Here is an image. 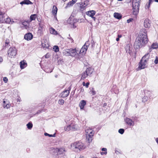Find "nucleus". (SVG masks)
I'll use <instances>...</instances> for the list:
<instances>
[{"mask_svg":"<svg viewBox=\"0 0 158 158\" xmlns=\"http://www.w3.org/2000/svg\"><path fill=\"white\" fill-rule=\"evenodd\" d=\"M145 35L141 34L136 39L134 44V48L138 49L144 46L148 41L147 32H144Z\"/></svg>","mask_w":158,"mask_h":158,"instance_id":"nucleus-1","label":"nucleus"},{"mask_svg":"<svg viewBox=\"0 0 158 158\" xmlns=\"http://www.w3.org/2000/svg\"><path fill=\"white\" fill-rule=\"evenodd\" d=\"M140 6L139 2L136 0H133L132 12L133 15L137 16L139 13V7Z\"/></svg>","mask_w":158,"mask_h":158,"instance_id":"nucleus-2","label":"nucleus"},{"mask_svg":"<svg viewBox=\"0 0 158 158\" xmlns=\"http://www.w3.org/2000/svg\"><path fill=\"white\" fill-rule=\"evenodd\" d=\"M94 71V69L91 67L87 68L85 71L81 74V79L84 80L88 76H91Z\"/></svg>","mask_w":158,"mask_h":158,"instance_id":"nucleus-3","label":"nucleus"},{"mask_svg":"<svg viewBox=\"0 0 158 158\" xmlns=\"http://www.w3.org/2000/svg\"><path fill=\"white\" fill-rule=\"evenodd\" d=\"M86 131L87 141L89 143H90L92 142L93 139L94 133L93 130L92 129H87Z\"/></svg>","mask_w":158,"mask_h":158,"instance_id":"nucleus-4","label":"nucleus"},{"mask_svg":"<svg viewBox=\"0 0 158 158\" xmlns=\"http://www.w3.org/2000/svg\"><path fill=\"white\" fill-rule=\"evenodd\" d=\"M17 53V50L15 47H10L8 49L7 54L8 57L10 58L15 57Z\"/></svg>","mask_w":158,"mask_h":158,"instance_id":"nucleus-5","label":"nucleus"},{"mask_svg":"<svg viewBox=\"0 0 158 158\" xmlns=\"http://www.w3.org/2000/svg\"><path fill=\"white\" fill-rule=\"evenodd\" d=\"M73 146L75 148L78 149L79 150L84 149L85 148L84 144L80 142L74 143L73 144Z\"/></svg>","mask_w":158,"mask_h":158,"instance_id":"nucleus-6","label":"nucleus"},{"mask_svg":"<svg viewBox=\"0 0 158 158\" xmlns=\"http://www.w3.org/2000/svg\"><path fill=\"white\" fill-rule=\"evenodd\" d=\"M89 46V44L88 42H86L81 48L80 51H79V52H78V54L81 53H82L83 54H85Z\"/></svg>","mask_w":158,"mask_h":158,"instance_id":"nucleus-7","label":"nucleus"},{"mask_svg":"<svg viewBox=\"0 0 158 158\" xmlns=\"http://www.w3.org/2000/svg\"><path fill=\"white\" fill-rule=\"evenodd\" d=\"M71 89V86H70L68 88V89H65L60 94V95L61 97L66 98L69 94L70 91Z\"/></svg>","mask_w":158,"mask_h":158,"instance_id":"nucleus-8","label":"nucleus"},{"mask_svg":"<svg viewBox=\"0 0 158 158\" xmlns=\"http://www.w3.org/2000/svg\"><path fill=\"white\" fill-rule=\"evenodd\" d=\"M147 62H146V60L144 61L140 60V62L139 63V66L138 68L139 70L144 69L147 67Z\"/></svg>","mask_w":158,"mask_h":158,"instance_id":"nucleus-9","label":"nucleus"},{"mask_svg":"<svg viewBox=\"0 0 158 158\" xmlns=\"http://www.w3.org/2000/svg\"><path fill=\"white\" fill-rule=\"evenodd\" d=\"M89 1L88 0L85 1L83 2L80 4V9L81 11H83L85 9V7L89 4Z\"/></svg>","mask_w":158,"mask_h":158,"instance_id":"nucleus-10","label":"nucleus"},{"mask_svg":"<svg viewBox=\"0 0 158 158\" xmlns=\"http://www.w3.org/2000/svg\"><path fill=\"white\" fill-rule=\"evenodd\" d=\"M79 50L76 48L74 49L70 48V56H75L76 55H78Z\"/></svg>","mask_w":158,"mask_h":158,"instance_id":"nucleus-11","label":"nucleus"},{"mask_svg":"<svg viewBox=\"0 0 158 158\" xmlns=\"http://www.w3.org/2000/svg\"><path fill=\"white\" fill-rule=\"evenodd\" d=\"M33 35L30 32L26 33L24 36V39L27 41L31 40L33 38Z\"/></svg>","mask_w":158,"mask_h":158,"instance_id":"nucleus-12","label":"nucleus"},{"mask_svg":"<svg viewBox=\"0 0 158 158\" xmlns=\"http://www.w3.org/2000/svg\"><path fill=\"white\" fill-rule=\"evenodd\" d=\"M67 22L68 23L73 26V28H75L76 27V26L75 25L77 22L76 20H74L72 18H70L68 19Z\"/></svg>","mask_w":158,"mask_h":158,"instance_id":"nucleus-13","label":"nucleus"},{"mask_svg":"<svg viewBox=\"0 0 158 158\" xmlns=\"http://www.w3.org/2000/svg\"><path fill=\"white\" fill-rule=\"evenodd\" d=\"M126 123L129 126H133L134 125V123L131 119L126 118L125 119Z\"/></svg>","mask_w":158,"mask_h":158,"instance_id":"nucleus-14","label":"nucleus"},{"mask_svg":"<svg viewBox=\"0 0 158 158\" xmlns=\"http://www.w3.org/2000/svg\"><path fill=\"white\" fill-rule=\"evenodd\" d=\"M57 10L58 9L57 7L55 5H54L52 9V13L54 17H55L56 19Z\"/></svg>","mask_w":158,"mask_h":158,"instance_id":"nucleus-15","label":"nucleus"},{"mask_svg":"<svg viewBox=\"0 0 158 158\" xmlns=\"http://www.w3.org/2000/svg\"><path fill=\"white\" fill-rule=\"evenodd\" d=\"M86 102L85 100L81 101L79 104V106L81 109H84L85 106L86 105Z\"/></svg>","mask_w":158,"mask_h":158,"instance_id":"nucleus-16","label":"nucleus"},{"mask_svg":"<svg viewBox=\"0 0 158 158\" xmlns=\"http://www.w3.org/2000/svg\"><path fill=\"white\" fill-rule=\"evenodd\" d=\"M95 11L94 10L89 11L86 12V14L88 15L91 17L92 18H94V19L95 18L93 16L95 15Z\"/></svg>","mask_w":158,"mask_h":158,"instance_id":"nucleus-17","label":"nucleus"},{"mask_svg":"<svg viewBox=\"0 0 158 158\" xmlns=\"http://www.w3.org/2000/svg\"><path fill=\"white\" fill-rule=\"evenodd\" d=\"M149 57V53L146 54L144 55L141 60H142L144 61L145 60H146V62H147Z\"/></svg>","mask_w":158,"mask_h":158,"instance_id":"nucleus-18","label":"nucleus"},{"mask_svg":"<svg viewBox=\"0 0 158 158\" xmlns=\"http://www.w3.org/2000/svg\"><path fill=\"white\" fill-rule=\"evenodd\" d=\"M56 150L57 152V153L60 155L63 154L65 151V150L64 149L62 148H56Z\"/></svg>","mask_w":158,"mask_h":158,"instance_id":"nucleus-19","label":"nucleus"},{"mask_svg":"<svg viewBox=\"0 0 158 158\" xmlns=\"http://www.w3.org/2000/svg\"><path fill=\"white\" fill-rule=\"evenodd\" d=\"M144 27L146 28L149 27L150 26V23H149V20L148 19H146L144 22Z\"/></svg>","mask_w":158,"mask_h":158,"instance_id":"nucleus-20","label":"nucleus"},{"mask_svg":"<svg viewBox=\"0 0 158 158\" xmlns=\"http://www.w3.org/2000/svg\"><path fill=\"white\" fill-rule=\"evenodd\" d=\"M114 17L118 19H120L122 18V15L118 13L115 12L114 14Z\"/></svg>","mask_w":158,"mask_h":158,"instance_id":"nucleus-21","label":"nucleus"},{"mask_svg":"<svg viewBox=\"0 0 158 158\" xmlns=\"http://www.w3.org/2000/svg\"><path fill=\"white\" fill-rule=\"evenodd\" d=\"M20 66L21 69H23L27 66V63L24 61L23 60L20 62Z\"/></svg>","mask_w":158,"mask_h":158,"instance_id":"nucleus-22","label":"nucleus"},{"mask_svg":"<svg viewBox=\"0 0 158 158\" xmlns=\"http://www.w3.org/2000/svg\"><path fill=\"white\" fill-rule=\"evenodd\" d=\"M37 17V15L36 14L31 15L30 16L29 22H31L32 21L35 20Z\"/></svg>","mask_w":158,"mask_h":158,"instance_id":"nucleus-23","label":"nucleus"},{"mask_svg":"<svg viewBox=\"0 0 158 158\" xmlns=\"http://www.w3.org/2000/svg\"><path fill=\"white\" fill-rule=\"evenodd\" d=\"M20 4L22 5L23 4H32V3L29 0H24L23 1L20 2Z\"/></svg>","mask_w":158,"mask_h":158,"instance_id":"nucleus-24","label":"nucleus"},{"mask_svg":"<svg viewBox=\"0 0 158 158\" xmlns=\"http://www.w3.org/2000/svg\"><path fill=\"white\" fill-rule=\"evenodd\" d=\"M50 33L51 34L54 35H57V32L52 27H51L49 29Z\"/></svg>","mask_w":158,"mask_h":158,"instance_id":"nucleus-25","label":"nucleus"},{"mask_svg":"<svg viewBox=\"0 0 158 158\" xmlns=\"http://www.w3.org/2000/svg\"><path fill=\"white\" fill-rule=\"evenodd\" d=\"M29 21L28 20L27 21H25L23 22L22 23V24L25 27L26 29L28 28H29L28 24H29Z\"/></svg>","mask_w":158,"mask_h":158,"instance_id":"nucleus-26","label":"nucleus"},{"mask_svg":"<svg viewBox=\"0 0 158 158\" xmlns=\"http://www.w3.org/2000/svg\"><path fill=\"white\" fill-rule=\"evenodd\" d=\"M70 49H67L64 52V53L66 56H70Z\"/></svg>","mask_w":158,"mask_h":158,"instance_id":"nucleus-27","label":"nucleus"},{"mask_svg":"<svg viewBox=\"0 0 158 158\" xmlns=\"http://www.w3.org/2000/svg\"><path fill=\"white\" fill-rule=\"evenodd\" d=\"M152 47L153 48V49H156L158 48V44L156 43H153L151 45Z\"/></svg>","mask_w":158,"mask_h":158,"instance_id":"nucleus-28","label":"nucleus"},{"mask_svg":"<svg viewBox=\"0 0 158 158\" xmlns=\"http://www.w3.org/2000/svg\"><path fill=\"white\" fill-rule=\"evenodd\" d=\"M125 49L126 52L128 53H129L130 55H131L132 52L130 50V46H127L126 47Z\"/></svg>","mask_w":158,"mask_h":158,"instance_id":"nucleus-29","label":"nucleus"},{"mask_svg":"<svg viewBox=\"0 0 158 158\" xmlns=\"http://www.w3.org/2000/svg\"><path fill=\"white\" fill-rule=\"evenodd\" d=\"M102 151H104V152H101V154L102 155H103V154L106 155V154H107V149L106 148H102Z\"/></svg>","mask_w":158,"mask_h":158,"instance_id":"nucleus-30","label":"nucleus"},{"mask_svg":"<svg viewBox=\"0 0 158 158\" xmlns=\"http://www.w3.org/2000/svg\"><path fill=\"white\" fill-rule=\"evenodd\" d=\"M154 1L158 2V0H149L148 4L147 6V7L148 8H149L151 4Z\"/></svg>","mask_w":158,"mask_h":158,"instance_id":"nucleus-31","label":"nucleus"},{"mask_svg":"<svg viewBox=\"0 0 158 158\" xmlns=\"http://www.w3.org/2000/svg\"><path fill=\"white\" fill-rule=\"evenodd\" d=\"M27 128L29 129H31L33 127V124L32 123L29 122L27 124Z\"/></svg>","mask_w":158,"mask_h":158,"instance_id":"nucleus-32","label":"nucleus"},{"mask_svg":"<svg viewBox=\"0 0 158 158\" xmlns=\"http://www.w3.org/2000/svg\"><path fill=\"white\" fill-rule=\"evenodd\" d=\"M72 124L68 126H67L64 127V130L65 131H69L71 129V127L72 126Z\"/></svg>","mask_w":158,"mask_h":158,"instance_id":"nucleus-33","label":"nucleus"},{"mask_svg":"<svg viewBox=\"0 0 158 158\" xmlns=\"http://www.w3.org/2000/svg\"><path fill=\"white\" fill-rule=\"evenodd\" d=\"M64 101L62 99H59L58 101V104L60 105H63L64 103Z\"/></svg>","mask_w":158,"mask_h":158,"instance_id":"nucleus-34","label":"nucleus"},{"mask_svg":"<svg viewBox=\"0 0 158 158\" xmlns=\"http://www.w3.org/2000/svg\"><path fill=\"white\" fill-rule=\"evenodd\" d=\"M5 103V101H3V106L4 108H6L7 109L9 108L10 107V104L8 103L6 104V105L5 106L4 103Z\"/></svg>","mask_w":158,"mask_h":158,"instance_id":"nucleus-35","label":"nucleus"},{"mask_svg":"<svg viewBox=\"0 0 158 158\" xmlns=\"http://www.w3.org/2000/svg\"><path fill=\"white\" fill-rule=\"evenodd\" d=\"M89 82H87L86 83L85 82H83L82 83V85L83 86H85L86 88H88L89 87Z\"/></svg>","mask_w":158,"mask_h":158,"instance_id":"nucleus-36","label":"nucleus"},{"mask_svg":"<svg viewBox=\"0 0 158 158\" xmlns=\"http://www.w3.org/2000/svg\"><path fill=\"white\" fill-rule=\"evenodd\" d=\"M53 49L54 51L56 52H58L59 51V48L58 46H54L53 48Z\"/></svg>","mask_w":158,"mask_h":158,"instance_id":"nucleus-37","label":"nucleus"},{"mask_svg":"<svg viewBox=\"0 0 158 158\" xmlns=\"http://www.w3.org/2000/svg\"><path fill=\"white\" fill-rule=\"evenodd\" d=\"M4 15H5V14L2 15V16H1L0 17V22H2L5 20V16Z\"/></svg>","mask_w":158,"mask_h":158,"instance_id":"nucleus-38","label":"nucleus"},{"mask_svg":"<svg viewBox=\"0 0 158 158\" xmlns=\"http://www.w3.org/2000/svg\"><path fill=\"white\" fill-rule=\"evenodd\" d=\"M44 134L45 136H48L50 137H54L55 136V134H54V135H52L49 134L47 133H45Z\"/></svg>","mask_w":158,"mask_h":158,"instance_id":"nucleus-39","label":"nucleus"},{"mask_svg":"<svg viewBox=\"0 0 158 158\" xmlns=\"http://www.w3.org/2000/svg\"><path fill=\"white\" fill-rule=\"evenodd\" d=\"M124 132V130L123 129H120L118 130V132L121 134H123Z\"/></svg>","mask_w":158,"mask_h":158,"instance_id":"nucleus-40","label":"nucleus"},{"mask_svg":"<svg viewBox=\"0 0 158 158\" xmlns=\"http://www.w3.org/2000/svg\"><path fill=\"white\" fill-rule=\"evenodd\" d=\"M5 46H6L10 43V40L9 39H6L5 42Z\"/></svg>","mask_w":158,"mask_h":158,"instance_id":"nucleus-41","label":"nucleus"},{"mask_svg":"<svg viewBox=\"0 0 158 158\" xmlns=\"http://www.w3.org/2000/svg\"><path fill=\"white\" fill-rule=\"evenodd\" d=\"M91 94H92L93 95H95L96 93V91L94 90V89H93L91 90Z\"/></svg>","mask_w":158,"mask_h":158,"instance_id":"nucleus-42","label":"nucleus"},{"mask_svg":"<svg viewBox=\"0 0 158 158\" xmlns=\"http://www.w3.org/2000/svg\"><path fill=\"white\" fill-rule=\"evenodd\" d=\"M154 63L156 64H157L158 63V57L156 56V59L154 60Z\"/></svg>","mask_w":158,"mask_h":158,"instance_id":"nucleus-43","label":"nucleus"},{"mask_svg":"<svg viewBox=\"0 0 158 158\" xmlns=\"http://www.w3.org/2000/svg\"><path fill=\"white\" fill-rule=\"evenodd\" d=\"M42 45L44 48H47L48 47V45H47L46 44H44V43H42Z\"/></svg>","mask_w":158,"mask_h":158,"instance_id":"nucleus-44","label":"nucleus"},{"mask_svg":"<svg viewBox=\"0 0 158 158\" xmlns=\"http://www.w3.org/2000/svg\"><path fill=\"white\" fill-rule=\"evenodd\" d=\"M133 20V19L132 18H130L129 19H128L127 20V22L128 23H130Z\"/></svg>","mask_w":158,"mask_h":158,"instance_id":"nucleus-45","label":"nucleus"},{"mask_svg":"<svg viewBox=\"0 0 158 158\" xmlns=\"http://www.w3.org/2000/svg\"><path fill=\"white\" fill-rule=\"evenodd\" d=\"M3 80L5 83H6L8 81V79L6 77H4L3 78Z\"/></svg>","mask_w":158,"mask_h":158,"instance_id":"nucleus-46","label":"nucleus"},{"mask_svg":"<svg viewBox=\"0 0 158 158\" xmlns=\"http://www.w3.org/2000/svg\"><path fill=\"white\" fill-rule=\"evenodd\" d=\"M74 3H73V2H72V1H70L68 3V5H70V6H72L73 5V4H74Z\"/></svg>","mask_w":158,"mask_h":158,"instance_id":"nucleus-47","label":"nucleus"},{"mask_svg":"<svg viewBox=\"0 0 158 158\" xmlns=\"http://www.w3.org/2000/svg\"><path fill=\"white\" fill-rule=\"evenodd\" d=\"M152 49H153L152 48V47L151 46L149 48V52H151L152 51Z\"/></svg>","mask_w":158,"mask_h":158,"instance_id":"nucleus-48","label":"nucleus"},{"mask_svg":"<svg viewBox=\"0 0 158 158\" xmlns=\"http://www.w3.org/2000/svg\"><path fill=\"white\" fill-rule=\"evenodd\" d=\"M37 19V20H38V21L39 22H41V19H40V18H38L37 17V18H36Z\"/></svg>","mask_w":158,"mask_h":158,"instance_id":"nucleus-49","label":"nucleus"},{"mask_svg":"<svg viewBox=\"0 0 158 158\" xmlns=\"http://www.w3.org/2000/svg\"><path fill=\"white\" fill-rule=\"evenodd\" d=\"M3 61V59L1 57H0V63L2 62Z\"/></svg>","mask_w":158,"mask_h":158,"instance_id":"nucleus-50","label":"nucleus"},{"mask_svg":"<svg viewBox=\"0 0 158 158\" xmlns=\"http://www.w3.org/2000/svg\"><path fill=\"white\" fill-rule=\"evenodd\" d=\"M48 54H47L46 55H45V58H48L49 57H48Z\"/></svg>","mask_w":158,"mask_h":158,"instance_id":"nucleus-51","label":"nucleus"},{"mask_svg":"<svg viewBox=\"0 0 158 158\" xmlns=\"http://www.w3.org/2000/svg\"><path fill=\"white\" fill-rule=\"evenodd\" d=\"M70 40L71 43H72L73 42V40L72 38L70 39Z\"/></svg>","mask_w":158,"mask_h":158,"instance_id":"nucleus-52","label":"nucleus"},{"mask_svg":"<svg viewBox=\"0 0 158 158\" xmlns=\"http://www.w3.org/2000/svg\"><path fill=\"white\" fill-rule=\"evenodd\" d=\"M5 13H2V12H0V17L1 16H2V15L4 14Z\"/></svg>","mask_w":158,"mask_h":158,"instance_id":"nucleus-53","label":"nucleus"},{"mask_svg":"<svg viewBox=\"0 0 158 158\" xmlns=\"http://www.w3.org/2000/svg\"><path fill=\"white\" fill-rule=\"evenodd\" d=\"M118 37L119 38H121L122 37V35H121L118 34Z\"/></svg>","mask_w":158,"mask_h":158,"instance_id":"nucleus-54","label":"nucleus"},{"mask_svg":"<svg viewBox=\"0 0 158 158\" xmlns=\"http://www.w3.org/2000/svg\"><path fill=\"white\" fill-rule=\"evenodd\" d=\"M107 105V103H104L103 104V107H105Z\"/></svg>","mask_w":158,"mask_h":158,"instance_id":"nucleus-55","label":"nucleus"},{"mask_svg":"<svg viewBox=\"0 0 158 158\" xmlns=\"http://www.w3.org/2000/svg\"><path fill=\"white\" fill-rule=\"evenodd\" d=\"M72 1L73 2V3H75L77 2V0H72Z\"/></svg>","mask_w":158,"mask_h":158,"instance_id":"nucleus-56","label":"nucleus"},{"mask_svg":"<svg viewBox=\"0 0 158 158\" xmlns=\"http://www.w3.org/2000/svg\"><path fill=\"white\" fill-rule=\"evenodd\" d=\"M39 26L42 29L43 27H42V26H41V24L40 23H39Z\"/></svg>","mask_w":158,"mask_h":158,"instance_id":"nucleus-57","label":"nucleus"},{"mask_svg":"<svg viewBox=\"0 0 158 158\" xmlns=\"http://www.w3.org/2000/svg\"><path fill=\"white\" fill-rule=\"evenodd\" d=\"M156 143L158 144V138H157L156 139Z\"/></svg>","mask_w":158,"mask_h":158,"instance_id":"nucleus-58","label":"nucleus"},{"mask_svg":"<svg viewBox=\"0 0 158 158\" xmlns=\"http://www.w3.org/2000/svg\"><path fill=\"white\" fill-rule=\"evenodd\" d=\"M116 40L117 41H118L119 40V38L118 37L116 39Z\"/></svg>","mask_w":158,"mask_h":158,"instance_id":"nucleus-59","label":"nucleus"},{"mask_svg":"<svg viewBox=\"0 0 158 158\" xmlns=\"http://www.w3.org/2000/svg\"><path fill=\"white\" fill-rule=\"evenodd\" d=\"M117 0L118 1H122L123 0Z\"/></svg>","mask_w":158,"mask_h":158,"instance_id":"nucleus-60","label":"nucleus"},{"mask_svg":"<svg viewBox=\"0 0 158 158\" xmlns=\"http://www.w3.org/2000/svg\"><path fill=\"white\" fill-rule=\"evenodd\" d=\"M4 104H5V106L6 105V102L4 103Z\"/></svg>","mask_w":158,"mask_h":158,"instance_id":"nucleus-61","label":"nucleus"}]
</instances>
